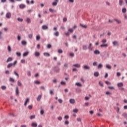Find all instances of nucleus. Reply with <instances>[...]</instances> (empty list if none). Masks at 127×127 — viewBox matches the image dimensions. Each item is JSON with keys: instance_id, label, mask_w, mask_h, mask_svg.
Returning <instances> with one entry per match:
<instances>
[{"instance_id": "nucleus-1", "label": "nucleus", "mask_w": 127, "mask_h": 127, "mask_svg": "<svg viewBox=\"0 0 127 127\" xmlns=\"http://www.w3.org/2000/svg\"><path fill=\"white\" fill-rule=\"evenodd\" d=\"M54 71L56 72V73H59V71H60V68L58 67H54Z\"/></svg>"}, {"instance_id": "nucleus-2", "label": "nucleus", "mask_w": 127, "mask_h": 127, "mask_svg": "<svg viewBox=\"0 0 127 127\" xmlns=\"http://www.w3.org/2000/svg\"><path fill=\"white\" fill-rule=\"evenodd\" d=\"M15 94L16 96H18V95H19V90L18 89V86H16L15 87Z\"/></svg>"}, {"instance_id": "nucleus-3", "label": "nucleus", "mask_w": 127, "mask_h": 127, "mask_svg": "<svg viewBox=\"0 0 127 127\" xmlns=\"http://www.w3.org/2000/svg\"><path fill=\"white\" fill-rule=\"evenodd\" d=\"M6 18H10V17H11V13H10V12H7V13H6Z\"/></svg>"}, {"instance_id": "nucleus-4", "label": "nucleus", "mask_w": 127, "mask_h": 127, "mask_svg": "<svg viewBox=\"0 0 127 127\" xmlns=\"http://www.w3.org/2000/svg\"><path fill=\"white\" fill-rule=\"evenodd\" d=\"M83 69H85V70H90V66L88 65H85L83 66Z\"/></svg>"}, {"instance_id": "nucleus-5", "label": "nucleus", "mask_w": 127, "mask_h": 127, "mask_svg": "<svg viewBox=\"0 0 127 127\" xmlns=\"http://www.w3.org/2000/svg\"><path fill=\"white\" fill-rule=\"evenodd\" d=\"M42 29L43 30H46L48 29V26H47L46 25H44L42 26Z\"/></svg>"}, {"instance_id": "nucleus-6", "label": "nucleus", "mask_w": 127, "mask_h": 127, "mask_svg": "<svg viewBox=\"0 0 127 127\" xmlns=\"http://www.w3.org/2000/svg\"><path fill=\"white\" fill-rule=\"evenodd\" d=\"M92 43H90L89 45V46L87 48H88L89 50H90V51H93V47H92Z\"/></svg>"}, {"instance_id": "nucleus-7", "label": "nucleus", "mask_w": 127, "mask_h": 127, "mask_svg": "<svg viewBox=\"0 0 127 127\" xmlns=\"http://www.w3.org/2000/svg\"><path fill=\"white\" fill-rule=\"evenodd\" d=\"M31 126L32 127H37V123L33 122L31 123Z\"/></svg>"}, {"instance_id": "nucleus-8", "label": "nucleus", "mask_w": 127, "mask_h": 127, "mask_svg": "<svg viewBox=\"0 0 127 127\" xmlns=\"http://www.w3.org/2000/svg\"><path fill=\"white\" fill-rule=\"evenodd\" d=\"M41 98H42V95H39L38 97L37 98V101L38 102H40V100H41Z\"/></svg>"}, {"instance_id": "nucleus-9", "label": "nucleus", "mask_w": 127, "mask_h": 127, "mask_svg": "<svg viewBox=\"0 0 127 127\" xmlns=\"http://www.w3.org/2000/svg\"><path fill=\"white\" fill-rule=\"evenodd\" d=\"M29 54V52H25L23 54V57H26Z\"/></svg>"}, {"instance_id": "nucleus-10", "label": "nucleus", "mask_w": 127, "mask_h": 127, "mask_svg": "<svg viewBox=\"0 0 127 127\" xmlns=\"http://www.w3.org/2000/svg\"><path fill=\"white\" fill-rule=\"evenodd\" d=\"M12 61V58L11 57H9L7 58L6 62V63H8V62H11Z\"/></svg>"}, {"instance_id": "nucleus-11", "label": "nucleus", "mask_w": 127, "mask_h": 127, "mask_svg": "<svg viewBox=\"0 0 127 127\" xmlns=\"http://www.w3.org/2000/svg\"><path fill=\"white\" fill-rule=\"evenodd\" d=\"M29 102V98H26L25 101V103L24 104V105L26 106L27 105V103Z\"/></svg>"}, {"instance_id": "nucleus-12", "label": "nucleus", "mask_w": 127, "mask_h": 127, "mask_svg": "<svg viewBox=\"0 0 127 127\" xmlns=\"http://www.w3.org/2000/svg\"><path fill=\"white\" fill-rule=\"evenodd\" d=\"M82 49H83V50H88V47L86 45H83L82 46Z\"/></svg>"}, {"instance_id": "nucleus-13", "label": "nucleus", "mask_w": 127, "mask_h": 127, "mask_svg": "<svg viewBox=\"0 0 127 127\" xmlns=\"http://www.w3.org/2000/svg\"><path fill=\"white\" fill-rule=\"evenodd\" d=\"M73 66L74 67H76V68H80V67H81V65L79 64H73Z\"/></svg>"}, {"instance_id": "nucleus-14", "label": "nucleus", "mask_w": 127, "mask_h": 127, "mask_svg": "<svg viewBox=\"0 0 127 127\" xmlns=\"http://www.w3.org/2000/svg\"><path fill=\"white\" fill-rule=\"evenodd\" d=\"M17 85L18 86V87H21L22 83H21V81L20 80H18L17 82Z\"/></svg>"}, {"instance_id": "nucleus-15", "label": "nucleus", "mask_w": 127, "mask_h": 127, "mask_svg": "<svg viewBox=\"0 0 127 127\" xmlns=\"http://www.w3.org/2000/svg\"><path fill=\"white\" fill-rule=\"evenodd\" d=\"M94 54H96V55H99V54H100V51H99L98 50H96L95 51H94Z\"/></svg>"}, {"instance_id": "nucleus-16", "label": "nucleus", "mask_w": 127, "mask_h": 127, "mask_svg": "<svg viewBox=\"0 0 127 127\" xmlns=\"http://www.w3.org/2000/svg\"><path fill=\"white\" fill-rule=\"evenodd\" d=\"M113 45L115 46L119 45V42L117 41H115L113 42Z\"/></svg>"}, {"instance_id": "nucleus-17", "label": "nucleus", "mask_w": 127, "mask_h": 127, "mask_svg": "<svg viewBox=\"0 0 127 127\" xmlns=\"http://www.w3.org/2000/svg\"><path fill=\"white\" fill-rule=\"evenodd\" d=\"M98 69H102L103 68V64H99L97 66Z\"/></svg>"}, {"instance_id": "nucleus-18", "label": "nucleus", "mask_w": 127, "mask_h": 127, "mask_svg": "<svg viewBox=\"0 0 127 127\" xmlns=\"http://www.w3.org/2000/svg\"><path fill=\"white\" fill-rule=\"evenodd\" d=\"M69 103L70 104H75V100L74 99H71L69 100Z\"/></svg>"}, {"instance_id": "nucleus-19", "label": "nucleus", "mask_w": 127, "mask_h": 127, "mask_svg": "<svg viewBox=\"0 0 127 127\" xmlns=\"http://www.w3.org/2000/svg\"><path fill=\"white\" fill-rule=\"evenodd\" d=\"M19 7H20V8H21V9L25 8V5H24L23 4H21L19 5Z\"/></svg>"}, {"instance_id": "nucleus-20", "label": "nucleus", "mask_w": 127, "mask_h": 127, "mask_svg": "<svg viewBox=\"0 0 127 127\" xmlns=\"http://www.w3.org/2000/svg\"><path fill=\"white\" fill-rule=\"evenodd\" d=\"M108 46H109V45H108V44H103L100 45V47H108Z\"/></svg>"}, {"instance_id": "nucleus-21", "label": "nucleus", "mask_w": 127, "mask_h": 127, "mask_svg": "<svg viewBox=\"0 0 127 127\" xmlns=\"http://www.w3.org/2000/svg\"><path fill=\"white\" fill-rule=\"evenodd\" d=\"M99 75H100V73H99V72H95L94 73V75L95 77H99Z\"/></svg>"}, {"instance_id": "nucleus-22", "label": "nucleus", "mask_w": 127, "mask_h": 127, "mask_svg": "<svg viewBox=\"0 0 127 127\" xmlns=\"http://www.w3.org/2000/svg\"><path fill=\"white\" fill-rule=\"evenodd\" d=\"M9 82H11V83H13L14 82V79H13L12 77H10L9 78Z\"/></svg>"}, {"instance_id": "nucleus-23", "label": "nucleus", "mask_w": 127, "mask_h": 127, "mask_svg": "<svg viewBox=\"0 0 127 127\" xmlns=\"http://www.w3.org/2000/svg\"><path fill=\"white\" fill-rule=\"evenodd\" d=\"M80 25L81 26V27H83V28H87V27H88L87 25H84L83 24H80Z\"/></svg>"}, {"instance_id": "nucleus-24", "label": "nucleus", "mask_w": 127, "mask_h": 127, "mask_svg": "<svg viewBox=\"0 0 127 127\" xmlns=\"http://www.w3.org/2000/svg\"><path fill=\"white\" fill-rule=\"evenodd\" d=\"M44 55L46 57H49L50 56V54L48 53H44Z\"/></svg>"}, {"instance_id": "nucleus-25", "label": "nucleus", "mask_w": 127, "mask_h": 127, "mask_svg": "<svg viewBox=\"0 0 127 127\" xmlns=\"http://www.w3.org/2000/svg\"><path fill=\"white\" fill-rule=\"evenodd\" d=\"M12 66H13L12 63H10L7 65V68H8V69H9V68H10V67H11Z\"/></svg>"}, {"instance_id": "nucleus-26", "label": "nucleus", "mask_w": 127, "mask_h": 127, "mask_svg": "<svg viewBox=\"0 0 127 127\" xmlns=\"http://www.w3.org/2000/svg\"><path fill=\"white\" fill-rule=\"evenodd\" d=\"M40 55V53H39V52H36L35 53V56L36 57H38V56H39Z\"/></svg>"}, {"instance_id": "nucleus-27", "label": "nucleus", "mask_w": 127, "mask_h": 127, "mask_svg": "<svg viewBox=\"0 0 127 127\" xmlns=\"http://www.w3.org/2000/svg\"><path fill=\"white\" fill-rule=\"evenodd\" d=\"M26 22H27V23H30V22H31V20H30V18H27L26 19Z\"/></svg>"}, {"instance_id": "nucleus-28", "label": "nucleus", "mask_w": 127, "mask_h": 127, "mask_svg": "<svg viewBox=\"0 0 127 127\" xmlns=\"http://www.w3.org/2000/svg\"><path fill=\"white\" fill-rule=\"evenodd\" d=\"M68 32H70V33H73V32H74V30H73V29L72 28H69L68 30Z\"/></svg>"}, {"instance_id": "nucleus-29", "label": "nucleus", "mask_w": 127, "mask_h": 127, "mask_svg": "<svg viewBox=\"0 0 127 127\" xmlns=\"http://www.w3.org/2000/svg\"><path fill=\"white\" fill-rule=\"evenodd\" d=\"M54 35H55V36H57V37L59 36V32L57 31V32H55Z\"/></svg>"}, {"instance_id": "nucleus-30", "label": "nucleus", "mask_w": 127, "mask_h": 127, "mask_svg": "<svg viewBox=\"0 0 127 127\" xmlns=\"http://www.w3.org/2000/svg\"><path fill=\"white\" fill-rule=\"evenodd\" d=\"M106 68L107 69H109V70H111V69H112V66L109 65V64H107L106 65Z\"/></svg>"}, {"instance_id": "nucleus-31", "label": "nucleus", "mask_w": 127, "mask_h": 127, "mask_svg": "<svg viewBox=\"0 0 127 127\" xmlns=\"http://www.w3.org/2000/svg\"><path fill=\"white\" fill-rule=\"evenodd\" d=\"M124 2V1L123 0H119V5L122 6L123 5V3Z\"/></svg>"}, {"instance_id": "nucleus-32", "label": "nucleus", "mask_w": 127, "mask_h": 127, "mask_svg": "<svg viewBox=\"0 0 127 127\" xmlns=\"http://www.w3.org/2000/svg\"><path fill=\"white\" fill-rule=\"evenodd\" d=\"M75 85L78 87H82V84L80 82H77L75 83Z\"/></svg>"}, {"instance_id": "nucleus-33", "label": "nucleus", "mask_w": 127, "mask_h": 127, "mask_svg": "<svg viewBox=\"0 0 127 127\" xmlns=\"http://www.w3.org/2000/svg\"><path fill=\"white\" fill-rule=\"evenodd\" d=\"M36 39L37 41H39V40H40V36H39V35H37V36H36Z\"/></svg>"}, {"instance_id": "nucleus-34", "label": "nucleus", "mask_w": 127, "mask_h": 127, "mask_svg": "<svg viewBox=\"0 0 127 127\" xmlns=\"http://www.w3.org/2000/svg\"><path fill=\"white\" fill-rule=\"evenodd\" d=\"M123 86H124V84L122 82H120L118 84V87H123Z\"/></svg>"}, {"instance_id": "nucleus-35", "label": "nucleus", "mask_w": 127, "mask_h": 127, "mask_svg": "<svg viewBox=\"0 0 127 127\" xmlns=\"http://www.w3.org/2000/svg\"><path fill=\"white\" fill-rule=\"evenodd\" d=\"M122 12L123 13H126L127 12V8H124L122 9Z\"/></svg>"}, {"instance_id": "nucleus-36", "label": "nucleus", "mask_w": 127, "mask_h": 127, "mask_svg": "<svg viewBox=\"0 0 127 127\" xmlns=\"http://www.w3.org/2000/svg\"><path fill=\"white\" fill-rule=\"evenodd\" d=\"M16 55H17V56H18V57H20L21 56V54L19 52H16Z\"/></svg>"}, {"instance_id": "nucleus-37", "label": "nucleus", "mask_w": 127, "mask_h": 127, "mask_svg": "<svg viewBox=\"0 0 127 127\" xmlns=\"http://www.w3.org/2000/svg\"><path fill=\"white\" fill-rule=\"evenodd\" d=\"M7 50L8 52H11V48L9 46L7 47Z\"/></svg>"}, {"instance_id": "nucleus-38", "label": "nucleus", "mask_w": 127, "mask_h": 127, "mask_svg": "<svg viewBox=\"0 0 127 127\" xmlns=\"http://www.w3.org/2000/svg\"><path fill=\"white\" fill-rule=\"evenodd\" d=\"M18 21H19L20 22H22L23 21V19L21 18H17Z\"/></svg>"}, {"instance_id": "nucleus-39", "label": "nucleus", "mask_w": 127, "mask_h": 127, "mask_svg": "<svg viewBox=\"0 0 127 127\" xmlns=\"http://www.w3.org/2000/svg\"><path fill=\"white\" fill-rule=\"evenodd\" d=\"M114 20H115V21H116V22L118 23L119 24L121 23V22H122L121 21V20H118L117 19H115Z\"/></svg>"}, {"instance_id": "nucleus-40", "label": "nucleus", "mask_w": 127, "mask_h": 127, "mask_svg": "<svg viewBox=\"0 0 127 127\" xmlns=\"http://www.w3.org/2000/svg\"><path fill=\"white\" fill-rule=\"evenodd\" d=\"M49 11H50L51 12H56V10H54L52 8H50Z\"/></svg>"}, {"instance_id": "nucleus-41", "label": "nucleus", "mask_w": 127, "mask_h": 127, "mask_svg": "<svg viewBox=\"0 0 127 127\" xmlns=\"http://www.w3.org/2000/svg\"><path fill=\"white\" fill-rule=\"evenodd\" d=\"M99 85H100L101 87H104V84L103 83V82H102V81L99 82Z\"/></svg>"}, {"instance_id": "nucleus-42", "label": "nucleus", "mask_w": 127, "mask_h": 127, "mask_svg": "<svg viewBox=\"0 0 127 127\" xmlns=\"http://www.w3.org/2000/svg\"><path fill=\"white\" fill-rule=\"evenodd\" d=\"M29 119H30V120H32V119H35V116H34V115H31V116H30Z\"/></svg>"}, {"instance_id": "nucleus-43", "label": "nucleus", "mask_w": 127, "mask_h": 127, "mask_svg": "<svg viewBox=\"0 0 127 127\" xmlns=\"http://www.w3.org/2000/svg\"><path fill=\"white\" fill-rule=\"evenodd\" d=\"M32 36H33V35H32V34H30L28 35V38L30 39H32Z\"/></svg>"}, {"instance_id": "nucleus-44", "label": "nucleus", "mask_w": 127, "mask_h": 127, "mask_svg": "<svg viewBox=\"0 0 127 127\" xmlns=\"http://www.w3.org/2000/svg\"><path fill=\"white\" fill-rule=\"evenodd\" d=\"M21 44L22 45H25L26 44V42L25 41H22Z\"/></svg>"}, {"instance_id": "nucleus-45", "label": "nucleus", "mask_w": 127, "mask_h": 127, "mask_svg": "<svg viewBox=\"0 0 127 127\" xmlns=\"http://www.w3.org/2000/svg\"><path fill=\"white\" fill-rule=\"evenodd\" d=\"M14 74L15 75V76H17L18 78L19 77V75L16 72V71H14Z\"/></svg>"}, {"instance_id": "nucleus-46", "label": "nucleus", "mask_w": 127, "mask_h": 127, "mask_svg": "<svg viewBox=\"0 0 127 127\" xmlns=\"http://www.w3.org/2000/svg\"><path fill=\"white\" fill-rule=\"evenodd\" d=\"M52 5L54 6H56V5H57V2H53Z\"/></svg>"}, {"instance_id": "nucleus-47", "label": "nucleus", "mask_w": 127, "mask_h": 127, "mask_svg": "<svg viewBox=\"0 0 127 127\" xmlns=\"http://www.w3.org/2000/svg\"><path fill=\"white\" fill-rule=\"evenodd\" d=\"M69 56H70V57H74L75 54L73 53H70L69 54Z\"/></svg>"}, {"instance_id": "nucleus-48", "label": "nucleus", "mask_w": 127, "mask_h": 127, "mask_svg": "<svg viewBox=\"0 0 127 127\" xmlns=\"http://www.w3.org/2000/svg\"><path fill=\"white\" fill-rule=\"evenodd\" d=\"M108 89H109L110 90H115V87H114L113 86H109Z\"/></svg>"}, {"instance_id": "nucleus-49", "label": "nucleus", "mask_w": 127, "mask_h": 127, "mask_svg": "<svg viewBox=\"0 0 127 127\" xmlns=\"http://www.w3.org/2000/svg\"><path fill=\"white\" fill-rule=\"evenodd\" d=\"M58 102L60 103V104H62L63 103V100H62L61 99H59L58 100Z\"/></svg>"}, {"instance_id": "nucleus-50", "label": "nucleus", "mask_w": 127, "mask_h": 127, "mask_svg": "<svg viewBox=\"0 0 127 127\" xmlns=\"http://www.w3.org/2000/svg\"><path fill=\"white\" fill-rule=\"evenodd\" d=\"M73 113H77V112H79V110L77 109H75L73 110Z\"/></svg>"}, {"instance_id": "nucleus-51", "label": "nucleus", "mask_w": 127, "mask_h": 127, "mask_svg": "<svg viewBox=\"0 0 127 127\" xmlns=\"http://www.w3.org/2000/svg\"><path fill=\"white\" fill-rule=\"evenodd\" d=\"M93 66H97L98 65V63L97 62H94L93 63Z\"/></svg>"}, {"instance_id": "nucleus-52", "label": "nucleus", "mask_w": 127, "mask_h": 127, "mask_svg": "<svg viewBox=\"0 0 127 127\" xmlns=\"http://www.w3.org/2000/svg\"><path fill=\"white\" fill-rule=\"evenodd\" d=\"M27 75L29 76H31V72H30V71H27Z\"/></svg>"}, {"instance_id": "nucleus-53", "label": "nucleus", "mask_w": 127, "mask_h": 127, "mask_svg": "<svg viewBox=\"0 0 127 127\" xmlns=\"http://www.w3.org/2000/svg\"><path fill=\"white\" fill-rule=\"evenodd\" d=\"M102 43H106L107 42V39H103L102 41Z\"/></svg>"}, {"instance_id": "nucleus-54", "label": "nucleus", "mask_w": 127, "mask_h": 127, "mask_svg": "<svg viewBox=\"0 0 127 127\" xmlns=\"http://www.w3.org/2000/svg\"><path fill=\"white\" fill-rule=\"evenodd\" d=\"M58 80L57 79H55L54 80H53V83H54L55 84H56V83H57Z\"/></svg>"}, {"instance_id": "nucleus-55", "label": "nucleus", "mask_w": 127, "mask_h": 127, "mask_svg": "<svg viewBox=\"0 0 127 127\" xmlns=\"http://www.w3.org/2000/svg\"><path fill=\"white\" fill-rule=\"evenodd\" d=\"M1 89L2 90H5V89H6V87H5V86H2L1 87Z\"/></svg>"}, {"instance_id": "nucleus-56", "label": "nucleus", "mask_w": 127, "mask_h": 127, "mask_svg": "<svg viewBox=\"0 0 127 127\" xmlns=\"http://www.w3.org/2000/svg\"><path fill=\"white\" fill-rule=\"evenodd\" d=\"M77 122H82V119H81L80 118H77Z\"/></svg>"}, {"instance_id": "nucleus-57", "label": "nucleus", "mask_w": 127, "mask_h": 127, "mask_svg": "<svg viewBox=\"0 0 127 127\" xmlns=\"http://www.w3.org/2000/svg\"><path fill=\"white\" fill-rule=\"evenodd\" d=\"M65 35H66V36H69V35H70V32H67L65 33Z\"/></svg>"}, {"instance_id": "nucleus-58", "label": "nucleus", "mask_w": 127, "mask_h": 127, "mask_svg": "<svg viewBox=\"0 0 127 127\" xmlns=\"http://www.w3.org/2000/svg\"><path fill=\"white\" fill-rule=\"evenodd\" d=\"M61 85H66V82L65 81H61Z\"/></svg>"}, {"instance_id": "nucleus-59", "label": "nucleus", "mask_w": 127, "mask_h": 127, "mask_svg": "<svg viewBox=\"0 0 127 127\" xmlns=\"http://www.w3.org/2000/svg\"><path fill=\"white\" fill-rule=\"evenodd\" d=\"M68 64L67 63L64 64V67H65V68H68Z\"/></svg>"}, {"instance_id": "nucleus-60", "label": "nucleus", "mask_w": 127, "mask_h": 127, "mask_svg": "<svg viewBox=\"0 0 127 127\" xmlns=\"http://www.w3.org/2000/svg\"><path fill=\"white\" fill-rule=\"evenodd\" d=\"M16 63H17V62L16 61H15L13 63H12V64L13 65V66H14V65H15Z\"/></svg>"}, {"instance_id": "nucleus-61", "label": "nucleus", "mask_w": 127, "mask_h": 127, "mask_svg": "<svg viewBox=\"0 0 127 127\" xmlns=\"http://www.w3.org/2000/svg\"><path fill=\"white\" fill-rule=\"evenodd\" d=\"M51 47L52 46H51V44H48V45H47V48H49V49L51 48Z\"/></svg>"}, {"instance_id": "nucleus-62", "label": "nucleus", "mask_w": 127, "mask_h": 127, "mask_svg": "<svg viewBox=\"0 0 127 127\" xmlns=\"http://www.w3.org/2000/svg\"><path fill=\"white\" fill-rule=\"evenodd\" d=\"M58 52H59V53H63V51L61 49H59L58 50Z\"/></svg>"}, {"instance_id": "nucleus-63", "label": "nucleus", "mask_w": 127, "mask_h": 127, "mask_svg": "<svg viewBox=\"0 0 127 127\" xmlns=\"http://www.w3.org/2000/svg\"><path fill=\"white\" fill-rule=\"evenodd\" d=\"M106 94V95H112V92H110L109 91H107Z\"/></svg>"}, {"instance_id": "nucleus-64", "label": "nucleus", "mask_w": 127, "mask_h": 127, "mask_svg": "<svg viewBox=\"0 0 127 127\" xmlns=\"http://www.w3.org/2000/svg\"><path fill=\"white\" fill-rule=\"evenodd\" d=\"M123 117H127V114L126 113H123Z\"/></svg>"}]
</instances>
